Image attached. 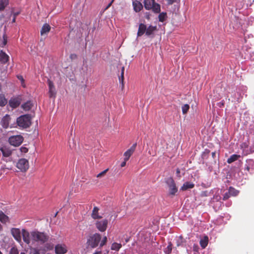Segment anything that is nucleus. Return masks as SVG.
<instances>
[{
  "label": "nucleus",
  "instance_id": "1",
  "mask_svg": "<svg viewBox=\"0 0 254 254\" xmlns=\"http://www.w3.org/2000/svg\"><path fill=\"white\" fill-rule=\"evenodd\" d=\"M30 234L32 240L41 245L47 244L50 239V236L44 232L35 230L31 232Z\"/></svg>",
  "mask_w": 254,
  "mask_h": 254
},
{
  "label": "nucleus",
  "instance_id": "2",
  "mask_svg": "<svg viewBox=\"0 0 254 254\" xmlns=\"http://www.w3.org/2000/svg\"><path fill=\"white\" fill-rule=\"evenodd\" d=\"M16 122L19 127L26 128L29 127L31 124V117L28 114L22 115L17 119Z\"/></svg>",
  "mask_w": 254,
  "mask_h": 254
},
{
  "label": "nucleus",
  "instance_id": "3",
  "mask_svg": "<svg viewBox=\"0 0 254 254\" xmlns=\"http://www.w3.org/2000/svg\"><path fill=\"white\" fill-rule=\"evenodd\" d=\"M101 240V235L99 233H95L89 237L87 241L88 247L92 249L96 248Z\"/></svg>",
  "mask_w": 254,
  "mask_h": 254
},
{
  "label": "nucleus",
  "instance_id": "4",
  "mask_svg": "<svg viewBox=\"0 0 254 254\" xmlns=\"http://www.w3.org/2000/svg\"><path fill=\"white\" fill-rule=\"evenodd\" d=\"M144 4L146 9H152L154 12L156 13L160 12V5L158 3H155L154 0H144Z\"/></svg>",
  "mask_w": 254,
  "mask_h": 254
},
{
  "label": "nucleus",
  "instance_id": "5",
  "mask_svg": "<svg viewBox=\"0 0 254 254\" xmlns=\"http://www.w3.org/2000/svg\"><path fill=\"white\" fill-rule=\"evenodd\" d=\"M51 249L50 245L46 244L43 247L40 246L36 248H31L30 251L32 254H45L46 252Z\"/></svg>",
  "mask_w": 254,
  "mask_h": 254
},
{
  "label": "nucleus",
  "instance_id": "6",
  "mask_svg": "<svg viewBox=\"0 0 254 254\" xmlns=\"http://www.w3.org/2000/svg\"><path fill=\"white\" fill-rule=\"evenodd\" d=\"M166 183L169 188V195H175L178 191V189L173 178H170L167 180Z\"/></svg>",
  "mask_w": 254,
  "mask_h": 254
},
{
  "label": "nucleus",
  "instance_id": "7",
  "mask_svg": "<svg viewBox=\"0 0 254 254\" xmlns=\"http://www.w3.org/2000/svg\"><path fill=\"white\" fill-rule=\"evenodd\" d=\"M16 167L22 172H26L29 168V162L27 160L24 158L18 160Z\"/></svg>",
  "mask_w": 254,
  "mask_h": 254
},
{
  "label": "nucleus",
  "instance_id": "8",
  "mask_svg": "<svg viewBox=\"0 0 254 254\" xmlns=\"http://www.w3.org/2000/svg\"><path fill=\"white\" fill-rule=\"evenodd\" d=\"M23 138L21 135H15L9 137V143L14 146H19L23 142Z\"/></svg>",
  "mask_w": 254,
  "mask_h": 254
},
{
  "label": "nucleus",
  "instance_id": "9",
  "mask_svg": "<svg viewBox=\"0 0 254 254\" xmlns=\"http://www.w3.org/2000/svg\"><path fill=\"white\" fill-rule=\"evenodd\" d=\"M108 223V220L105 219L100 221H96L95 223V226L99 231L103 232L106 230Z\"/></svg>",
  "mask_w": 254,
  "mask_h": 254
},
{
  "label": "nucleus",
  "instance_id": "10",
  "mask_svg": "<svg viewBox=\"0 0 254 254\" xmlns=\"http://www.w3.org/2000/svg\"><path fill=\"white\" fill-rule=\"evenodd\" d=\"M47 83L49 86V94L50 98L55 97L56 92L54 83L51 80L48 79Z\"/></svg>",
  "mask_w": 254,
  "mask_h": 254
},
{
  "label": "nucleus",
  "instance_id": "11",
  "mask_svg": "<svg viewBox=\"0 0 254 254\" xmlns=\"http://www.w3.org/2000/svg\"><path fill=\"white\" fill-rule=\"evenodd\" d=\"M11 233L14 238L18 242L21 241V231L18 228H12L11 229Z\"/></svg>",
  "mask_w": 254,
  "mask_h": 254
},
{
  "label": "nucleus",
  "instance_id": "12",
  "mask_svg": "<svg viewBox=\"0 0 254 254\" xmlns=\"http://www.w3.org/2000/svg\"><path fill=\"white\" fill-rule=\"evenodd\" d=\"M136 143H134L129 149L127 150L124 154V156H125V161H128L130 157L131 156V155L133 154V153L134 152L136 147Z\"/></svg>",
  "mask_w": 254,
  "mask_h": 254
},
{
  "label": "nucleus",
  "instance_id": "13",
  "mask_svg": "<svg viewBox=\"0 0 254 254\" xmlns=\"http://www.w3.org/2000/svg\"><path fill=\"white\" fill-rule=\"evenodd\" d=\"M67 252L65 245L58 244L55 246V253L57 254H64Z\"/></svg>",
  "mask_w": 254,
  "mask_h": 254
},
{
  "label": "nucleus",
  "instance_id": "14",
  "mask_svg": "<svg viewBox=\"0 0 254 254\" xmlns=\"http://www.w3.org/2000/svg\"><path fill=\"white\" fill-rule=\"evenodd\" d=\"M21 103L20 100L18 98H11L9 101V105L12 108H16Z\"/></svg>",
  "mask_w": 254,
  "mask_h": 254
},
{
  "label": "nucleus",
  "instance_id": "15",
  "mask_svg": "<svg viewBox=\"0 0 254 254\" xmlns=\"http://www.w3.org/2000/svg\"><path fill=\"white\" fill-rule=\"evenodd\" d=\"M22 235L23 241L27 244H29L30 243V234L25 229L22 230Z\"/></svg>",
  "mask_w": 254,
  "mask_h": 254
},
{
  "label": "nucleus",
  "instance_id": "16",
  "mask_svg": "<svg viewBox=\"0 0 254 254\" xmlns=\"http://www.w3.org/2000/svg\"><path fill=\"white\" fill-rule=\"evenodd\" d=\"M146 25L143 23H140L138 26V29L137 33V37L142 36L144 33H146Z\"/></svg>",
  "mask_w": 254,
  "mask_h": 254
},
{
  "label": "nucleus",
  "instance_id": "17",
  "mask_svg": "<svg viewBox=\"0 0 254 254\" xmlns=\"http://www.w3.org/2000/svg\"><path fill=\"white\" fill-rule=\"evenodd\" d=\"M245 170L248 172L254 170V161L253 160L249 159L247 160Z\"/></svg>",
  "mask_w": 254,
  "mask_h": 254
},
{
  "label": "nucleus",
  "instance_id": "18",
  "mask_svg": "<svg viewBox=\"0 0 254 254\" xmlns=\"http://www.w3.org/2000/svg\"><path fill=\"white\" fill-rule=\"evenodd\" d=\"M10 120V117L8 115H6L4 117H3L1 121V124L3 127L7 128L8 127Z\"/></svg>",
  "mask_w": 254,
  "mask_h": 254
},
{
  "label": "nucleus",
  "instance_id": "19",
  "mask_svg": "<svg viewBox=\"0 0 254 254\" xmlns=\"http://www.w3.org/2000/svg\"><path fill=\"white\" fill-rule=\"evenodd\" d=\"M9 60V56L4 52L1 51L0 52V62L2 64L6 63Z\"/></svg>",
  "mask_w": 254,
  "mask_h": 254
},
{
  "label": "nucleus",
  "instance_id": "20",
  "mask_svg": "<svg viewBox=\"0 0 254 254\" xmlns=\"http://www.w3.org/2000/svg\"><path fill=\"white\" fill-rule=\"evenodd\" d=\"M157 30L156 26H153L150 25L148 27H146V35L147 36H150L154 34L155 31Z\"/></svg>",
  "mask_w": 254,
  "mask_h": 254
},
{
  "label": "nucleus",
  "instance_id": "21",
  "mask_svg": "<svg viewBox=\"0 0 254 254\" xmlns=\"http://www.w3.org/2000/svg\"><path fill=\"white\" fill-rule=\"evenodd\" d=\"M99 209L97 206L94 207L91 214V216L94 219H101L102 218V216L99 215Z\"/></svg>",
  "mask_w": 254,
  "mask_h": 254
},
{
  "label": "nucleus",
  "instance_id": "22",
  "mask_svg": "<svg viewBox=\"0 0 254 254\" xmlns=\"http://www.w3.org/2000/svg\"><path fill=\"white\" fill-rule=\"evenodd\" d=\"M51 30V26L47 23L44 24L41 30L40 33L41 35L47 34Z\"/></svg>",
  "mask_w": 254,
  "mask_h": 254
},
{
  "label": "nucleus",
  "instance_id": "23",
  "mask_svg": "<svg viewBox=\"0 0 254 254\" xmlns=\"http://www.w3.org/2000/svg\"><path fill=\"white\" fill-rule=\"evenodd\" d=\"M132 4L133 6V9L136 12L140 11L143 8L141 3L137 0L133 1Z\"/></svg>",
  "mask_w": 254,
  "mask_h": 254
},
{
  "label": "nucleus",
  "instance_id": "24",
  "mask_svg": "<svg viewBox=\"0 0 254 254\" xmlns=\"http://www.w3.org/2000/svg\"><path fill=\"white\" fill-rule=\"evenodd\" d=\"M0 150L1 151L3 156L6 157H9L12 153L11 151L6 146L1 147Z\"/></svg>",
  "mask_w": 254,
  "mask_h": 254
},
{
  "label": "nucleus",
  "instance_id": "25",
  "mask_svg": "<svg viewBox=\"0 0 254 254\" xmlns=\"http://www.w3.org/2000/svg\"><path fill=\"white\" fill-rule=\"evenodd\" d=\"M194 187V184L192 183H190L189 182H187L185 183L183 186L181 187V190H186L190 189H192Z\"/></svg>",
  "mask_w": 254,
  "mask_h": 254
},
{
  "label": "nucleus",
  "instance_id": "26",
  "mask_svg": "<svg viewBox=\"0 0 254 254\" xmlns=\"http://www.w3.org/2000/svg\"><path fill=\"white\" fill-rule=\"evenodd\" d=\"M208 243V237L207 236H205L199 242L200 245L202 249H205L207 247Z\"/></svg>",
  "mask_w": 254,
  "mask_h": 254
},
{
  "label": "nucleus",
  "instance_id": "27",
  "mask_svg": "<svg viewBox=\"0 0 254 254\" xmlns=\"http://www.w3.org/2000/svg\"><path fill=\"white\" fill-rule=\"evenodd\" d=\"M124 71L125 67L123 66L121 69V75L119 76V81L122 84V89H123L124 88Z\"/></svg>",
  "mask_w": 254,
  "mask_h": 254
},
{
  "label": "nucleus",
  "instance_id": "28",
  "mask_svg": "<svg viewBox=\"0 0 254 254\" xmlns=\"http://www.w3.org/2000/svg\"><path fill=\"white\" fill-rule=\"evenodd\" d=\"M32 106V103L30 101H28L22 105V108L25 111H29Z\"/></svg>",
  "mask_w": 254,
  "mask_h": 254
},
{
  "label": "nucleus",
  "instance_id": "29",
  "mask_svg": "<svg viewBox=\"0 0 254 254\" xmlns=\"http://www.w3.org/2000/svg\"><path fill=\"white\" fill-rule=\"evenodd\" d=\"M240 157L241 156L240 155L233 154L227 159V162L228 163L231 164L233 162L237 160L239 158H240Z\"/></svg>",
  "mask_w": 254,
  "mask_h": 254
},
{
  "label": "nucleus",
  "instance_id": "30",
  "mask_svg": "<svg viewBox=\"0 0 254 254\" xmlns=\"http://www.w3.org/2000/svg\"><path fill=\"white\" fill-rule=\"evenodd\" d=\"M8 4L9 0H0V11L4 10Z\"/></svg>",
  "mask_w": 254,
  "mask_h": 254
},
{
  "label": "nucleus",
  "instance_id": "31",
  "mask_svg": "<svg viewBox=\"0 0 254 254\" xmlns=\"http://www.w3.org/2000/svg\"><path fill=\"white\" fill-rule=\"evenodd\" d=\"M228 191L229 192L231 196H237L239 193V191L236 190L235 188L230 187L228 189Z\"/></svg>",
  "mask_w": 254,
  "mask_h": 254
},
{
  "label": "nucleus",
  "instance_id": "32",
  "mask_svg": "<svg viewBox=\"0 0 254 254\" xmlns=\"http://www.w3.org/2000/svg\"><path fill=\"white\" fill-rule=\"evenodd\" d=\"M0 221L3 223H5L8 221V217L1 211H0Z\"/></svg>",
  "mask_w": 254,
  "mask_h": 254
},
{
  "label": "nucleus",
  "instance_id": "33",
  "mask_svg": "<svg viewBox=\"0 0 254 254\" xmlns=\"http://www.w3.org/2000/svg\"><path fill=\"white\" fill-rule=\"evenodd\" d=\"M122 248V245L120 243H113L112 244L111 249L112 250L118 251Z\"/></svg>",
  "mask_w": 254,
  "mask_h": 254
},
{
  "label": "nucleus",
  "instance_id": "34",
  "mask_svg": "<svg viewBox=\"0 0 254 254\" xmlns=\"http://www.w3.org/2000/svg\"><path fill=\"white\" fill-rule=\"evenodd\" d=\"M167 18V13L166 12H161V13H160V14H159V16H158V19H159V21H160V22H164V21H165L166 20Z\"/></svg>",
  "mask_w": 254,
  "mask_h": 254
},
{
  "label": "nucleus",
  "instance_id": "35",
  "mask_svg": "<svg viewBox=\"0 0 254 254\" xmlns=\"http://www.w3.org/2000/svg\"><path fill=\"white\" fill-rule=\"evenodd\" d=\"M7 101L3 94H0V106H4L7 104Z\"/></svg>",
  "mask_w": 254,
  "mask_h": 254
},
{
  "label": "nucleus",
  "instance_id": "36",
  "mask_svg": "<svg viewBox=\"0 0 254 254\" xmlns=\"http://www.w3.org/2000/svg\"><path fill=\"white\" fill-rule=\"evenodd\" d=\"M172 251V244L171 242H169L168 246L166 248L164 252L166 254H170Z\"/></svg>",
  "mask_w": 254,
  "mask_h": 254
},
{
  "label": "nucleus",
  "instance_id": "37",
  "mask_svg": "<svg viewBox=\"0 0 254 254\" xmlns=\"http://www.w3.org/2000/svg\"><path fill=\"white\" fill-rule=\"evenodd\" d=\"M210 153V150L208 149H205V150L202 152L201 157L203 159H207L208 158L209 155Z\"/></svg>",
  "mask_w": 254,
  "mask_h": 254
},
{
  "label": "nucleus",
  "instance_id": "38",
  "mask_svg": "<svg viewBox=\"0 0 254 254\" xmlns=\"http://www.w3.org/2000/svg\"><path fill=\"white\" fill-rule=\"evenodd\" d=\"M190 109V106L189 104H185L182 107V113L184 115L187 113Z\"/></svg>",
  "mask_w": 254,
  "mask_h": 254
},
{
  "label": "nucleus",
  "instance_id": "39",
  "mask_svg": "<svg viewBox=\"0 0 254 254\" xmlns=\"http://www.w3.org/2000/svg\"><path fill=\"white\" fill-rule=\"evenodd\" d=\"M17 77L21 81V85L23 87H25V84H24V79L23 76L22 75H18L17 76Z\"/></svg>",
  "mask_w": 254,
  "mask_h": 254
},
{
  "label": "nucleus",
  "instance_id": "40",
  "mask_svg": "<svg viewBox=\"0 0 254 254\" xmlns=\"http://www.w3.org/2000/svg\"><path fill=\"white\" fill-rule=\"evenodd\" d=\"M107 238L106 236H104L103 237V239L102 240V241H101V243L100 244V246L101 247H102L103 246L106 245V244L107 243Z\"/></svg>",
  "mask_w": 254,
  "mask_h": 254
},
{
  "label": "nucleus",
  "instance_id": "41",
  "mask_svg": "<svg viewBox=\"0 0 254 254\" xmlns=\"http://www.w3.org/2000/svg\"><path fill=\"white\" fill-rule=\"evenodd\" d=\"M231 196V195L229 191L226 192L224 195L223 197V200H226L229 199Z\"/></svg>",
  "mask_w": 254,
  "mask_h": 254
},
{
  "label": "nucleus",
  "instance_id": "42",
  "mask_svg": "<svg viewBox=\"0 0 254 254\" xmlns=\"http://www.w3.org/2000/svg\"><path fill=\"white\" fill-rule=\"evenodd\" d=\"M108 169H107L106 170H105L104 171H102V172L100 173L99 174H98L97 175V178H100V177H102V176H104L106 173L108 171Z\"/></svg>",
  "mask_w": 254,
  "mask_h": 254
},
{
  "label": "nucleus",
  "instance_id": "43",
  "mask_svg": "<svg viewBox=\"0 0 254 254\" xmlns=\"http://www.w3.org/2000/svg\"><path fill=\"white\" fill-rule=\"evenodd\" d=\"M200 195L201 197H206L209 195V192L207 190L202 191L201 192Z\"/></svg>",
  "mask_w": 254,
  "mask_h": 254
},
{
  "label": "nucleus",
  "instance_id": "44",
  "mask_svg": "<svg viewBox=\"0 0 254 254\" xmlns=\"http://www.w3.org/2000/svg\"><path fill=\"white\" fill-rule=\"evenodd\" d=\"M192 249H193V251L194 252H196V253H198V251H199V247L197 245V244H194L193 245V247H192Z\"/></svg>",
  "mask_w": 254,
  "mask_h": 254
},
{
  "label": "nucleus",
  "instance_id": "45",
  "mask_svg": "<svg viewBox=\"0 0 254 254\" xmlns=\"http://www.w3.org/2000/svg\"><path fill=\"white\" fill-rule=\"evenodd\" d=\"M10 254H18V250L13 248L10 250Z\"/></svg>",
  "mask_w": 254,
  "mask_h": 254
},
{
  "label": "nucleus",
  "instance_id": "46",
  "mask_svg": "<svg viewBox=\"0 0 254 254\" xmlns=\"http://www.w3.org/2000/svg\"><path fill=\"white\" fill-rule=\"evenodd\" d=\"M70 58L73 60L77 58V55L75 54H72L70 55Z\"/></svg>",
  "mask_w": 254,
  "mask_h": 254
},
{
  "label": "nucleus",
  "instance_id": "47",
  "mask_svg": "<svg viewBox=\"0 0 254 254\" xmlns=\"http://www.w3.org/2000/svg\"><path fill=\"white\" fill-rule=\"evenodd\" d=\"M176 174H177V176L179 177V178H181V176L180 175V170L179 168H177V170H176Z\"/></svg>",
  "mask_w": 254,
  "mask_h": 254
},
{
  "label": "nucleus",
  "instance_id": "48",
  "mask_svg": "<svg viewBox=\"0 0 254 254\" xmlns=\"http://www.w3.org/2000/svg\"><path fill=\"white\" fill-rule=\"evenodd\" d=\"M168 4H172L176 1V0H167Z\"/></svg>",
  "mask_w": 254,
  "mask_h": 254
},
{
  "label": "nucleus",
  "instance_id": "49",
  "mask_svg": "<svg viewBox=\"0 0 254 254\" xmlns=\"http://www.w3.org/2000/svg\"><path fill=\"white\" fill-rule=\"evenodd\" d=\"M127 161H125V158H124V161L123 162H122V163L121 164V167H125L126 165Z\"/></svg>",
  "mask_w": 254,
  "mask_h": 254
},
{
  "label": "nucleus",
  "instance_id": "50",
  "mask_svg": "<svg viewBox=\"0 0 254 254\" xmlns=\"http://www.w3.org/2000/svg\"><path fill=\"white\" fill-rule=\"evenodd\" d=\"M21 150L24 153H26L28 151V149L26 147L22 148Z\"/></svg>",
  "mask_w": 254,
  "mask_h": 254
},
{
  "label": "nucleus",
  "instance_id": "51",
  "mask_svg": "<svg viewBox=\"0 0 254 254\" xmlns=\"http://www.w3.org/2000/svg\"><path fill=\"white\" fill-rule=\"evenodd\" d=\"M113 1H114V0H112V1H111V2H110V3L108 4V5L107 6V7H106V9H107L109 8L111 6V5H112V2H113Z\"/></svg>",
  "mask_w": 254,
  "mask_h": 254
},
{
  "label": "nucleus",
  "instance_id": "52",
  "mask_svg": "<svg viewBox=\"0 0 254 254\" xmlns=\"http://www.w3.org/2000/svg\"><path fill=\"white\" fill-rule=\"evenodd\" d=\"M6 43H7L6 39H5L4 36H3V45H6Z\"/></svg>",
  "mask_w": 254,
  "mask_h": 254
},
{
  "label": "nucleus",
  "instance_id": "53",
  "mask_svg": "<svg viewBox=\"0 0 254 254\" xmlns=\"http://www.w3.org/2000/svg\"><path fill=\"white\" fill-rule=\"evenodd\" d=\"M102 254V252L101 251H96L94 254Z\"/></svg>",
  "mask_w": 254,
  "mask_h": 254
},
{
  "label": "nucleus",
  "instance_id": "54",
  "mask_svg": "<svg viewBox=\"0 0 254 254\" xmlns=\"http://www.w3.org/2000/svg\"><path fill=\"white\" fill-rule=\"evenodd\" d=\"M216 153L215 152H213L212 153V157L214 158L215 157Z\"/></svg>",
  "mask_w": 254,
  "mask_h": 254
},
{
  "label": "nucleus",
  "instance_id": "55",
  "mask_svg": "<svg viewBox=\"0 0 254 254\" xmlns=\"http://www.w3.org/2000/svg\"><path fill=\"white\" fill-rule=\"evenodd\" d=\"M2 229V226L1 225V224H0V231Z\"/></svg>",
  "mask_w": 254,
  "mask_h": 254
},
{
  "label": "nucleus",
  "instance_id": "56",
  "mask_svg": "<svg viewBox=\"0 0 254 254\" xmlns=\"http://www.w3.org/2000/svg\"><path fill=\"white\" fill-rule=\"evenodd\" d=\"M15 18H14L13 19V20H12V22H15Z\"/></svg>",
  "mask_w": 254,
  "mask_h": 254
},
{
  "label": "nucleus",
  "instance_id": "57",
  "mask_svg": "<svg viewBox=\"0 0 254 254\" xmlns=\"http://www.w3.org/2000/svg\"><path fill=\"white\" fill-rule=\"evenodd\" d=\"M20 254H25V253H24V252H21V253H20Z\"/></svg>",
  "mask_w": 254,
  "mask_h": 254
},
{
  "label": "nucleus",
  "instance_id": "58",
  "mask_svg": "<svg viewBox=\"0 0 254 254\" xmlns=\"http://www.w3.org/2000/svg\"><path fill=\"white\" fill-rule=\"evenodd\" d=\"M180 246L179 244H177V246L179 247Z\"/></svg>",
  "mask_w": 254,
  "mask_h": 254
},
{
  "label": "nucleus",
  "instance_id": "59",
  "mask_svg": "<svg viewBox=\"0 0 254 254\" xmlns=\"http://www.w3.org/2000/svg\"><path fill=\"white\" fill-rule=\"evenodd\" d=\"M0 254H2V253L0 251Z\"/></svg>",
  "mask_w": 254,
  "mask_h": 254
}]
</instances>
